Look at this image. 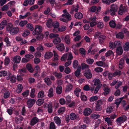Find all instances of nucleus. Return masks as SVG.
<instances>
[{
  "mask_svg": "<svg viewBox=\"0 0 129 129\" xmlns=\"http://www.w3.org/2000/svg\"><path fill=\"white\" fill-rule=\"evenodd\" d=\"M42 30V27L39 25L35 26V30L33 31V35H38L40 34Z\"/></svg>",
  "mask_w": 129,
  "mask_h": 129,
  "instance_id": "1",
  "label": "nucleus"
},
{
  "mask_svg": "<svg viewBox=\"0 0 129 129\" xmlns=\"http://www.w3.org/2000/svg\"><path fill=\"white\" fill-rule=\"evenodd\" d=\"M127 117L125 116H122L118 118L116 121L118 125H120L122 123H123L127 119Z\"/></svg>",
  "mask_w": 129,
  "mask_h": 129,
  "instance_id": "2",
  "label": "nucleus"
},
{
  "mask_svg": "<svg viewBox=\"0 0 129 129\" xmlns=\"http://www.w3.org/2000/svg\"><path fill=\"white\" fill-rule=\"evenodd\" d=\"M84 75L87 79L91 78L92 77V75L90 70L88 69L86 70L84 73Z\"/></svg>",
  "mask_w": 129,
  "mask_h": 129,
  "instance_id": "3",
  "label": "nucleus"
},
{
  "mask_svg": "<svg viewBox=\"0 0 129 129\" xmlns=\"http://www.w3.org/2000/svg\"><path fill=\"white\" fill-rule=\"evenodd\" d=\"M63 12L64 13V14L62 15V17H66L68 20L69 21L70 20H71V15H70L66 9H65L63 10Z\"/></svg>",
  "mask_w": 129,
  "mask_h": 129,
  "instance_id": "4",
  "label": "nucleus"
},
{
  "mask_svg": "<svg viewBox=\"0 0 129 129\" xmlns=\"http://www.w3.org/2000/svg\"><path fill=\"white\" fill-rule=\"evenodd\" d=\"M36 100L34 99H30L28 100L27 102V104L29 108L32 107L35 103Z\"/></svg>",
  "mask_w": 129,
  "mask_h": 129,
  "instance_id": "5",
  "label": "nucleus"
},
{
  "mask_svg": "<svg viewBox=\"0 0 129 129\" xmlns=\"http://www.w3.org/2000/svg\"><path fill=\"white\" fill-rule=\"evenodd\" d=\"M91 112L92 111L90 109L87 108L84 110L83 114L85 116H87L90 115Z\"/></svg>",
  "mask_w": 129,
  "mask_h": 129,
  "instance_id": "6",
  "label": "nucleus"
},
{
  "mask_svg": "<svg viewBox=\"0 0 129 129\" xmlns=\"http://www.w3.org/2000/svg\"><path fill=\"white\" fill-rule=\"evenodd\" d=\"M56 47L58 50L60 51L64 50L65 48L64 45L62 43H61L57 45L56 46Z\"/></svg>",
  "mask_w": 129,
  "mask_h": 129,
  "instance_id": "7",
  "label": "nucleus"
},
{
  "mask_svg": "<svg viewBox=\"0 0 129 129\" xmlns=\"http://www.w3.org/2000/svg\"><path fill=\"white\" fill-rule=\"evenodd\" d=\"M38 119L36 117H34L31 120L30 124L31 125H33L38 122Z\"/></svg>",
  "mask_w": 129,
  "mask_h": 129,
  "instance_id": "8",
  "label": "nucleus"
},
{
  "mask_svg": "<svg viewBox=\"0 0 129 129\" xmlns=\"http://www.w3.org/2000/svg\"><path fill=\"white\" fill-rule=\"evenodd\" d=\"M116 53L118 55H121L123 53V49L122 47L120 46L118 47L116 50Z\"/></svg>",
  "mask_w": 129,
  "mask_h": 129,
  "instance_id": "9",
  "label": "nucleus"
},
{
  "mask_svg": "<svg viewBox=\"0 0 129 129\" xmlns=\"http://www.w3.org/2000/svg\"><path fill=\"white\" fill-rule=\"evenodd\" d=\"M75 17L76 19H80L83 17V15L81 12H78L75 14Z\"/></svg>",
  "mask_w": 129,
  "mask_h": 129,
  "instance_id": "10",
  "label": "nucleus"
},
{
  "mask_svg": "<svg viewBox=\"0 0 129 129\" xmlns=\"http://www.w3.org/2000/svg\"><path fill=\"white\" fill-rule=\"evenodd\" d=\"M106 38V37L105 36L103 35L100 36L99 38L100 43L101 44L103 43Z\"/></svg>",
  "mask_w": 129,
  "mask_h": 129,
  "instance_id": "11",
  "label": "nucleus"
},
{
  "mask_svg": "<svg viewBox=\"0 0 129 129\" xmlns=\"http://www.w3.org/2000/svg\"><path fill=\"white\" fill-rule=\"evenodd\" d=\"M53 55L52 53L50 52H46L45 55V57L46 59H49Z\"/></svg>",
  "mask_w": 129,
  "mask_h": 129,
  "instance_id": "12",
  "label": "nucleus"
},
{
  "mask_svg": "<svg viewBox=\"0 0 129 129\" xmlns=\"http://www.w3.org/2000/svg\"><path fill=\"white\" fill-rule=\"evenodd\" d=\"M21 57L19 56H16L13 58V61L17 63H19L21 60Z\"/></svg>",
  "mask_w": 129,
  "mask_h": 129,
  "instance_id": "13",
  "label": "nucleus"
},
{
  "mask_svg": "<svg viewBox=\"0 0 129 129\" xmlns=\"http://www.w3.org/2000/svg\"><path fill=\"white\" fill-rule=\"evenodd\" d=\"M17 89L16 90V92L18 93H19L21 92L23 89V87L22 84H19L17 86Z\"/></svg>",
  "mask_w": 129,
  "mask_h": 129,
  "instance_id": "14",
  "label": "nucleus"
},
{
  "mask_svg": "<svg viewBox=\"0 0 129 129\" xmlns=\"http://www.w3.org/2000/svg\"><path fill=\"white\" fill-rule=\"evenodd\" d=\"M61 41L60 38L59 37H57L53 39V42L54 44L56 45L60 43Z\"/></svg>",
  "mask_w": 129,
  "mask_h": 129,
  "instance_id": "15",
  "label": "nucleus"
},
{
  "mask_svg": "<svg viewBox=\"0 0 129 129\" xmlns=\"http://www.w3.org/2000/svg\"><path fill=\"white\" fill-rule=\"evenodd\" d=\"M18 31V29L17 28H13L10 31V33L12 35H14L17 33Z\"/></svg>",
  "mask_w": 129,
  "mask_h": 129,
  "instance_id": "16",
  "label": "nucleus"
},
{
  "mask_svg": "<svg viewBox=\"0 0 129 129\" xmlns=\"http://www.w3.org/2000/svg\"><path fill=\"white\" fill-rule=\"evenodd\" d=\"M124 64V59L122 58H121L120 60L119 65V68L121 69H122L123 68Z\"/></svg>",
  "mask_w": 129,
  "mask_h": 129,
  "instance_id": "17",
  "label": "nucleus"
},
{
  "mask_svg": "<svg viewBox=\"0 0 129 129\" xmlns=\"http://www.w3.org/2000/svg\"><path fill=\"white\" fill-rule=\"evenodd\" d=\"M73 88L72 85L70 84L67 85L66 87L65 91L66 92H68L72 90Z\"/></svg>",
  "mask_w": 129,
  "mask_h": 129,
  "instance_id": "18",
  "label": "nucleus"
},
{
  "mask_svg": "<svg viewBox=\"0 0 129 129\" xmlns=\"http://www.w3.org/2000/svg\"><path fill=\"white\" fill-rule=\"evenodd\" d=\"M55 122L57 124L59 125L61 123L60 119L58 117H55L54 118Z\"/></svg>",
  "mask_w": 129,
  "mask_h": 129,
  "instance_id": "19",
  "label": "nucleus"
},
{
  "mask_svg": "<svg viewBox=\"0 0 129 129\" xmlns=\"http://www.w3.org/2000/svg\"><path fill=\"white\" fill-rule=\"evenodd\" d=\"M53 91L52 88L51 87L49 89L48 93V96L50 98L53 96Z\"/></svg>",
  "mask_w": 129,
  "mask_h": 129,
  "instance_id": "20",
  "label": "nucleus"
},
{
  "mask_svg": "<svg viewBox=\"0 0 129 129\" xmlns=\"http://www.w3.org/2000/svg\"><path fill=\"white\" fill-rule=\"evenodd\" d=\"M80 71L81 66L80 65L78 66V68L75 72V76L77 77L79 76L80 74Z\"/></svg>",
  "mask_w": 129,
  "mask_h": 129,
  "instance_id": "21",
  "label": "nucleus"
},
{
  "mask_svg": "<svg viewBox=\"0 0 129 129\" xmlns=\"http://www.w3.org/2000/svg\"><path fill=\"white\" fill-rule=\"evenodd\" d=\"M52 20L51 19H49L46 23V25L48 27L50 28L52 25Z\"/></svg>",
  "mask_w": 129,
  "mask_h": 129,
  "instance_id": "22",
  "label": "nucleus"
},
{
  "mask_svg": "<svg viewBox=\"0 0 129 129\" xmlns=\"http://www.w3.org/2000/svg\"><path fill=\"white\" fill-rule=\"evenodd\" d=\"M117 11V9H111L109 10V13L111 15H114L115 14V12Z\"/></svg>",
  "mask_w": 129,
  "mask_h": 129,
  "instance_id": "23",
  "label": "nucleus"
},
{
  "mask_svg": "<svg viewBox=\"0 0 129 129\" xmlns=\"http://www.w3.org/2000/svg\"><path fill=\"white\" fill-rule=\"evenodd\" d=\"M44 102V100L43 99H38L36 102L37 105L38 106H41L42 105Z\"/></svg>",
  "mask_w": 129,
  "mask_h": 129,
  "instance_id": "24",
  "label": "nucleus"
},
{
  "mask_svg": "<svg viewBox=\"0 0 129 129\" xmlns=\"http://www.w3.org/2000/svg\"><path fill=\"white\" fill-rule=\"evenodd\" d=\"M56 93L58 94H60L61 93L62 91L61 87L60 86H58L56 88Z\"/></svg>",
  "mask_w": 129,
  "mask_h": 129,
  "instance_id": "25",
  "label": "nucleus"
},
{
  "mask_svg": "<svg viewBox=\"0 0 129 129\" xmlns=\"http://www.w3.org/2000/svg\"><path fill=\"white\" fill-rule=\"evenodd\" d=\"M45 96L44 91L43 90L40 91L38 94V98H42Z\"/></svg>",
  "mask_w": 129,
  "mask_h": 129,
  "instance_id": "26",
  "label": "nucleus"
},
{
  "mask_svg": "<svg viewBox=\"0 0 129 129\" xmlns=\"http://www.w3.org/2000/svg\"><path fill=\"white\" fill-rule=\"evenodd\" d=\"M53 52L54 53V55L53 61H55L58 60V56L55 51H53Z\"/></svg>",
  "mask_w": 129,
  "mask_h": 129,
  "instance_id": "27",
  "label": "nucleus"
},
{
  "mask_svg": "<svg viewBox=\"0 0 129 129\" xmlns=\"http://www.w3.org/2000/svg\"><path fill=\"white\" fill-rule=\"evenodd\" d=\"M123 98H121L118 99H116V100L115 104L117 106V107H118V106L122 101Z\"/></svg>",
  "mask_w": 129,
  "mask_h": 129,
  "instance_id": "28",
  "label": "nucleus"
},
{
  "mask_svg": "<svg viewBox=\"0 0 129 129\" xmlns=\"http://www.w3.org/2000/svg\"><path fill=\"white\" fill-rule=\"evenodd\" d=\"M110 26L113 28L115 27L116 26V24L115 22L113 20L110 21L109 23Z\"/></svg>",
  "mask_w": 129,
  "mask_h": 129,
  "instance_id": "29",
  "label": "nucleus"
},
{
  "mask_svg": "<svg viewBox=\"0 0 129 129\" xmlns=\"http://www.w3.org/2000/svg\"><path fill=\"white\" fill-rule=\"evenodd\" d=\"M77 117V116L75 114V113H71L70 115V118L72 120H74L76 119Z\"/></svg>",
  "mask_w": 129,
  "mask_h": 129,
  "instance_id": "30",
  "label": "nucleus"
},
{
  "mask_svg": "<svg viewBox=\"0 0 129 129\" xmlns=\"http://www.w3.org/2000/svg\"><path fill=\"white\" fill-rule=\"evenodd\" d=\"M44 80L47 85H50L51 84L52 82L49 78L48 77L44 79Z\"/></svg>",
  "mask_w": 129,
  "mask_h": 129,
  "instance_id": "31",
  "label": "nucleus"
},
{
  "mask_svg": "<svg viewBox=\"0 0 129 129\" xmlns=\"http://www.w3.org/2000/svg\"><path fill=\"white\" fill-rule=\"evenodd\" d=\"M124 37V35L121 32L119 33L116 35V37L117 38L120 39H123Z\"/></svg>",
  "mask_w": 129,
  "mask_h": 129,
  "instance_id": "32",
  "label": "nucleus"
},
{
  "mask_svg": "<svg viewBox=\"0 0 129 129\" xmlns=\"http://www.w3.org/2000/svg\"><path fill=\"white\" fill-rule=\"evenodd\" d=\"M30 33V31L29 30L27 29H26L24 31L22 34V36L25 37L29 35Z\"/></svg>",
  "mask_w": 129,
  "mask_h": 129,
  "instance_id": "33",
  "label": "nucleus"
},
{
  "mask_svg": "<svg viewBox=\"0 0 129 129\" xmlns=\"http://www.w3.org/2000/svg\"><path fill=\"white\" fill-rule=\"evenodd\" d=\"M27 69L30 72L32 73L33 71V70L32 68L31 65L29 64H28L26 66Z\"/></svg>",
  "mask_w": 129,
  "mask_h": 129,
  "instance_id": "34",
  "label": "nucleus"
},
{
  "mask_svg": "<svg viewBox=\"0 0 129 129\" xmlns=\"http://www.w3.org/2000/svg\"><path fill=\"white\" fill-rule=\"evenodd\" d=\"M53 75L58 78H60L62 77V74L60 73H57V72H55L53 73Z\"/></svg>",
  "mask_w": 129,
  "mask_h": 129,
  "instance_id": "35",
  "label": "nucleus"
},
{
  "mask_svg": "<svg viewBox=\"0 0 129 129\" xmlns=\"http://www.w3.org/2000/svg\"><path fill=\"white\" fill-rule=\"evenodd\" d=\"M126 11V9H120L118 11V14L120 15H121Z\"/></svg>",
  "mask_w": 129,
  "mask_h": 129,
  "instance_id": "36",
  "label": "nucleus"
},
{
  "mask_svg": "<svg viewBox=\"0 0 129 129\" xmlns=\"http://www.w3.org/2000/svg\"><path fill=\"white\" fill-rule=\"evenodd\" d=\"M65 42L68 44H69L70 43V39L68 35H66L64 38Z\"/></svg>",
  "mask_w": 129,
  "mask_h": 129,
  "instance_id": "37",
  "label": "nucleus"
},
{
  "mask_svg": "<svg viewBox=\"0 0 129 129\" xmlns=\"http://www.w3.org/2000/svg\"><path fill=\"white\" fill-rule=\"evenodd\" d=\"M48 111L49 113H51L52 111V104L50 103L48 105Z\"/></svg>",
  "mask_w": 129,
  "mask_h": 129,
  "instance_id": "38",
  "label": "nucleus"
},
{
  "mask_svg": "<svg viewBox=\"0 0 129 129\" xmlns=\"http://www.w3.org/2000/svg\"><path fill=\"white\" fill-rule=\"evenodd\" d=\"M124 49L125 51H128L129 49V42L125 43V45L124 47Z\"/></svg>",
  "mask_w": 129,
  "mask_h": 129,
  "instance_id": "39",
  "label": "nucleus"
},
{
  "mask_svg": "<svg viewBox=\"0 0 129 129\" xmlns=\"http://www.w3.org/2000/svg\"><path fill=\"white\" fill-rule=\"evenodd\" d=\"M94 81V85H98L99 84H100V80L98 79H94L93 80Z\"/></svg>",
  "mask_w": 129,
  "mask_h": 129,
  "instance_id": "40",
  "label": "nucleus"
},
{
  "mask_svg": "<svg viewBox=\"0 0 129 129\" xmlns=\"http://www.w3.org/2000/svg\"><path fill=\"white\" fill-rule=\"evenodd\" d=\"M102 86V84H100L97 86L94 90V92L95 93H96L98 92L99 90Z\"/></svg>",
  "mask_w": 129,
  "mask_h": 129,
  "instance_id": "41",
  "label": "nucleus"
},
{
  "mask_svg": "<svg viewBox=\"0 0 129 129\" xmlns=\"http://www.w3.org/2000/svg\"><path fill=\"white\" fill-rule=\"evenodd\" d=\"M27 28L30 29L31 31L33 30L34 28L33 27V25L31 23H28L26 25Z\"/></svg>",
  "mask_w": 129,
  "mask_h": 129,
  "instance_id": "42",
  "label": "nucleus"
},
{
  "mask_svg": "<svg viewBox=\"0 0 129 129\" xmlns=\"http://www.w3.org/2000/svg\"><path fill=\"white\" fill-rule=\"evenodd\" d=\"M81 65V69L82 70H83L85 69H88L89 67L88 65L86 64L85 63H82Z\"/></svg>",
  "mask_w": 129,
  "mask_h": 129,
  "instance_id": "43",
  "label": "nucleus"
},
{
  "mask_svg": "<svg viewBox=\"0 0 129 129\" xmlns=\"http://www.w3.org/2000/svg\"><path fill=\"white\" fill-rule=\"evenodd\" d=\"M78 64V62L77 60H75L74 61L73 63V65L74 68H76Z\"/></svg>",
  "mask_w": 129,
  "mask_h": 129,
  "instance_id": "44",
  "label": "nucleus"
},
{
  "mask_svg": "<svg viewBox=\"0 0 129 129\" xmlns=\"http://www.w3.org/2000/svg\"><path fill=\"white\" fill-rule=\"evenodd\" d=\"M13 25L11 23H9L7 25V30L8 31H10L13 28Z\"/></svg>",
  "mask_w": 129,
  "mask_h": 129,
  "instance_id": "45",
  "label": "nucleus"
},
{
  "mask_svg": "<svg viewBox=\"0 0 129 129\" xmlns=\"http://www.w3.org/2000/svg\"><path fill=\"white\" fill-rule=\"evenodd\" d=\"M113 111V108L112 106H109L107 107L106 112L109 113L112 112Z\"/></svg>",
  "mask_w": 129,
  "mask_h": 129,
  "instance_id": "46",
  "label": "nucleus"
},
{
  "mask_svg": "<svg viewBox=\"0 0 129 129\" xmlns=\"http://www.w3.org/2000/svg\"><path fill=\"white\" fill-rule=\"evenodd\" d=\"M81 89L79 88H77L74 90V93L77 96H78L80 92Z\"/></svg>",
  "mask_w": 129,
  "mask_h": 129,
  "instance_id": "47",
  "label": "nucleus"
},
{
  "mask_svg": "<svg viewBox=\"0 0 129 129\" xmlns=\"http://www.w3.org/2000/svg\"><path fill=\"white\" fill-rule=\"evenodd\" d=\"M59 24L57 22H54L53 23L52 26L54 28H58L59 26Z\"/></svg>",
  "mask_w": 129,
  "mask_h": 129,
  "instance_id": "48",
  "label": "nucleus"
},
{
  "mask_svg": "<svg viewBox=\"0 0 129 129\" xmlns=\"http://www.w3.org/2000/svg\"><path fill=\"white\" fill-rule=\"evenodd\" d=\"M27 23V21H22L19 22V25L21 27H23Z\"/></svg>",
  "mask_w": 129,
  "mask_h": 129,
  "instance_id": "49",
  "label": "nucleus"
},
{
  "mask_svg": "<svg viewBox=\"0 0 129 129\" xmlns=\"http://www.w3.org/2000/svg\"><path fill=\"white\" fill-rule=\"evenodd\" d=\"M105 121L107 123L108 125H111L112 122L110 118L108 117H106L105 118Z\"/></svg>",
  "mask_w": 129,
  "mask_h": 129,
  "instance_id": "50",
  "label": "nucleus"
},
{
  "mask_svg": "<svg viewBox=\"0 0 129 129\" xmlns=\"http://www.w3.org/2000/svg\"><path fill=\"white\" fill-rule=\"evenodd\" d=\"M81 100L83 101H86L87 99V97L84 95L83 92L81 93Z\"/></svg>",
  "mask_w": 129,
  "mask_h": 129,
  "instance_id": "51",
  "label": "nucleus"
},
{
  "mask_svg": "<svg viewBox=\"0 0 129 129\" xmlns=\"http://www.w3.org/2000/svg\"><path fill=\"white\" fill-rule=\"evenodd\" d=\"M25 58L28 60V61L30 59H31L34 57V56L32 54H27L25 55Z\"/></svg>",
  "mask_w": 129,
  "mask_h": 129,
  "instance_id": "52",
  "label": "nucleus"
},
{
  "mask_svg": "<svg viewBox=\"0 0 129 129\" xmlns=\"http://www.w3.org/2000/svg\"><path fill=\"white\" fill-rule=\"evenodd\" d=\"M104 94L105 95H106L109 93L110 91V89L109 88H105L104 89Z\"/></svg>",
  "mask_w": 129,
  "mask_h": 129,
  "instance_id": "53",
  "label": "nucleus"
},
{
  "mask_svg": "<svg viewBox=\"0 0 129 129\" xmlns=\"http://www.w3.org/2000/svg\"><path fill=\"white\" fill-rule=\"evenodd\" d=\"M103 69L100 67H97L94 69V71L97 72H102Z\"/></svg>",
  "mask_w": 129,
  "mask_h": 129,
  "instance_id": "54",
  "label": "nucleus"
},
{
  "mask_svg": "<svg viewBox=\"0 0 129 129\" xmlns=\"http://www.w3.org/2000/svg\"><path fill=\"white\" fill-rule=\"evenodd\" d=\"M10 95V93L8 91H6L4 94V98L6 99L8 98Z\"/></svg>",
  "mask_w": 129,
  "mask_h": 129,
  "instance_id": "55",
  "label": "nucleus"
},
{
  "mask_svg": "<svg viewBox=\"0 0 129 129\" xmlns=\"http://www.w3.org/2000/svg\"><path fill=\"white\" fill-rule=\"evenodd\" d=\"M111 55H114V53L111 50H109L106 53V57L108 56Z\"/></svg>",
  "mask_w": 129,
  "mask_h": 129,
  "instance_id": "56",
  "label": "nucleus"
},
{
  "mask_svg": "<svg viewBox=\"0 0 129 129\" xmlns=\"http://www.w3.org/2000/svg\"><path fill=\"white\" fill-rule=\"evenodd\" d=\"M91 116L93 118L97 119L100 117V116L98 114H92L91 115Z\"/></svg>",
  "mask_w": 129,
  "mask_h": 129,
  "instance_id": "57",
  "label": "nucleus"
},
{
  "mask_svg": "<svg viewBox=\"0 0 129 129\" xmlns=\"http://www.w3.org/2000/svg\"><path fill=\"white\" fill-rule=\"evenodd\" d=\"M68 58L67 59L68 60H70L72 59L73 58V56L71 54L70 52L68 53Z\"/></svg>",
  "mask_w": 129,
  "mask_h": 129,
  "instance_id": "58",
  "label": "nucleus"
},
{
  "mask_svg": "<svg viewBox=\"0 0 129 129\" xmlns=\"http://www.w3.org/2000/svg\"><path fill=\"white\" fill-rule=\"evenodd\" d=\"M71 71L70 68L69 67H67L65 68L64 72L67 74L70 73Z\"/></svg>",
  "mask_w": 129,
  "mask_h": 129,
  "instance_id": "59",
  "label": "nucleus"
},
{
  "mask_svg": "<svg viewBox=\"0 0 129 129\" xmlns=\"http://www.w3.org/2000/svg\"><path fill=\"white\" fill-rule=\"evenodd\" d=\"M121 73V71H117L115 72L113 74V76H116L118 75H120Z\"/></svg>",
  "mask_w": 129,
  "mask_h": 129,
  "instance_id": "60",
  "label": "nucleus"
},
{
  "mask_svg": "<svg viewBox=\"0 0 129 129\" xmlns=\"http://www.w3.org/2000/svg\"><path fill=\"white\" fill-rule=\"evenodd\" d=\"M59 36V35L57 34H55L53 33L49 35L50 38H52L55 37H57Z\"/></svg>",
  "mask_w": 129,
  "mask_h": 129,
  "instance_id": "61",
  "label": "nucleus"
},
{
  "mask_svg": "<svg viewBox=\"0 0 129 129\" xmlns=\"http://www.w3.org/2000/svg\"><path fill=\"white\" fill-rule=\"evenodd\" d=\"M86 61L87 63L89 64H91L93 63L94 62V60L93 59L89 58L87 59Z\"/></svg>",
  "mask_w": 129,
  "mask_h": 129,
  "instance_id": "62",
  "label": "nucleus"
},
{
  "mask_svg": "<svg viewBox=\"0 0 129 129\" xmlns=\"http://www.w3.org/2000/svg\"><path fill=\"white\" fill-rule=\"evenodd\" d=\"M29 93V91L27 90L24 91L22 94V95L24 97L27 96Z\"/></svg>",
  "mask_w": 129,
  "mask_h": 129,
  "instance_id": "63",
  "label": "nucleus"
},
{
  "mask_svg": "<svg viewBox=\"0 0 129 129\" xmlns=\"http://www.w3.org/2000/svg\"><path fill=\"white\" fill-rule=\"evenodd\" d=\"M55 124L53 122H51L50 124L49 129H55Z\"/></svg>",
  "mask_w": 129,
  "mask_h": 129,
  "instance_id": "64",
  "label": "nucleus"
}]
</instances>
